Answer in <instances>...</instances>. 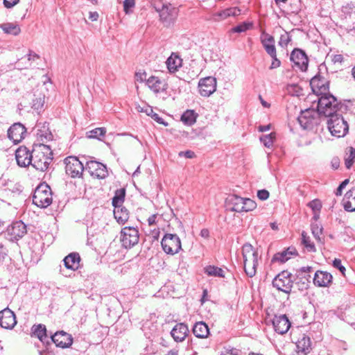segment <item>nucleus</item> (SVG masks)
I'll use <instances>...</instances> for the list:
<instances>
[{
    "instance_id": "obj_1",
    "label": "nucleus",
    "mask_w": 355,
    "mask_h": 355,
    "mask_svg": "<svg viewBox=\"0 0 355 355\" xmlns=\"http://www.w3.org/2000/svg\"><path fill=\"white\" fill-rule=\"evenodd\" d=\"M320 96L318 103V110L320 114L330 117L333 114L343 113L347 110V105L339 103L329 92Z\"/></svg>"
},
{
    "instance_id": "obj_2",
    "label": "nucleus",
    "mask_w": 355,
    "mask_h": 355,
    "mask_svg": "<svg viewBox=\"0 0 355 355\" xmlns=\"http://www.w3.org/2000/svg\"><path fill=\"white\" fill-rule=\"evenodd\" d=\"M53 152L49 146L40 144L33 149L31 165L37 171H45L53 160Z\"/></svg>"
},
{
    "instance_id": "obj_3",
    "label": "nucleus",
    "mask_w": 355,
    "mask_h": 355,
    "mask_svg": "<svg viewBox=\"0 0 355 355\" xmlns=\"http://www.w3.org/2000/svg\"><path fill=\"white\" fill-rule=\"evenodd\" d=\"M242 255L245 272L250 277H254L258 265V252L251 244L245 243L242 247Z\"/></svg>"
},
{
    "instance_id": "obj_4",
    "label": "nucleus",
    "mask_w": 355,
    "mask_h": 355,
    "mask_svg": "<svg viewBox=\"0 0 355 355\" xmlns=\"http://www.w3.org/2000/svg\"><path fill=\"white\" fill-rule=\"evenodd\" d=\"M33 202L41 208H46L52 203L51 187L46 183L38 185L33 193Z\"/></svg>"
},
{
    "instance_id": "obj_5",
    "label": "nucleus",
    "mask_w": 355,
    "mask_h": 355,
    "mask_svg": "<svg viewBox=\"0 0 355 355\" xmlns=\"http://www.w3.org/2000/svg\"><path fill=\"white\" fill-rule=\"evenodd\" d=\"M329 118L327 125L331 134L338 138L345 136L348 132L349 125L342 115L338 113Z\"/></svg>"
},
{
    "instance_id": "obj_6",
    "label": "nucleus",
    "mask_w": 355,
    "mask_h": 355,
    "mask_svg": "<svg viewBox=\"0 0 355 355\" xmlns=\"http://www.w3.org/2000/svg\"><path fill=\"white\" fill-rule=\"evenodd\" d=\"M293 283V275L287 270L281 272L272 280L275 288L287 294L291 292Z\"/></svg>"
},
{
    "instance_id": "obj_7",
    "label": "nucleus",
    "mask_w": 355,
    "mask_h": 355,
    "mask_svg": "<svg viewBox=\"0 0 355 355\" xmlns=\"http://www.w3.org/2000/svg\"><path fill=\"white\" fill-rule=\"evenodd\" d=\"M139 231L137 228L127 226L121 231L120 240L123 248H131L139 242Z\"/></svg>"
},
{
    "instance_id": "obj_8",
    "label": "nucleus",
    "mask_w": 355,
    "mask_h": 355,
    "mask_svg": "<svg viewBox=\"0 0 355 355\" xmlns=\"http://www.w3.org/2000/svg\"><path fill=\"white\" fill-rule=\"evenodd\" d=\"M163 250L168 254H175L182 248L179 236L175 234H166L162 239Z\"/></svg>"
},
{
    "instance_id": "obj_9",
    "label": "nucleus",
    "mask_w": 355,
    "mask_h": 355,
    "mask_svg": "<svg viewBox=\"0 0 355 355\" xmlns=\"http://www.w3.org/2000/svg\"><path fill=\"white\" fill-rule=\"evenodd\" d=\"M158 12L160 21L166 27L174 24L178 15V9L171 4H163L162 8Z\"/></svg>"
},
{
    "instance_id": "obj_10",
    "label": "nucleus",
    "mask_w": 355,
    "mask_h": 355,
    "mask_svg": "<svg viewBox=\"0 0 355 355\" xmlns=\"http://www.w3.org/2000/svg\"><path fill=\"white\" fill-rule=\"evenodd\" d=\"M65 172L71 178L80 177L85 169L83 164L76 157H68L64 159Z\"/></svg>"
},
{
    "instance_id": "obj_11",
    "label": "nucleus",
    "mask_w": 355,
    "mask_h": 355,
    "mask_svg": "<svg viewBox=\"0 0 355 355\" xmlns=\"http://www.w3.org/2000/svg\"><path fill=\"white\" fill-rule=\"evenodd\" d=\"M85 169L88 171L92 176L98 179H104L108 175L106 166L94 160L87 161Z\"/></svg>"
},
{
    "instance_id": "obj_12",
    "label": "nucleus",
    "mask_w": 355,
    "mask_h": 355,
    "mask_svg": "<svg viewBox=\"0 0 355 355\" xmlns=\"http://www.w3.org/2000/svg\"><path fill=\"white\" fill-rule=\"evenodd\" d=\"M6 232L10 241H18L26 234V225L21 220L15 221L7 227Z\"/></svg>"
},
{
    "instance_id": "obj_13",
    "label": "nucleus",
    "mask_w": 355,
    "mask_h": 355,
    "mask_svg": "<svg viewBox=\"0 0 355 355\" xmlns=\"http://www.w3.org/2000/svg\"><path fill=\"white\" fill-rule=\"evenodd\" d=\"M290 60L302 71L308 69L309 59L306 53L300 49H294L290 56Z\"/></svg>"
},
{
    "instance_id": "obj_14",
    "label": "nucleus",
    "mask_w": 355,
    "mask_h": 355,
    "mask_svg": "<svg viewBox=\"0 0 355 355\" xmlns=\"http://www.w3.org/2000/svg\"><path fill=\"white\" fill-rule=\"evenodd\" d=\"M310 85L313 92L318 95H322L329 92V81L320 74H317L311 78Z\"/></svg>"
},
{
    "instance_id": "obj_15",
    "label": "nucleus",
    "mask_w": 355,
    "mask_h": 355,
    "mask_svg": "<svg viewBox=\"0 0 355 355\" xmlns=\"http://www.w3.org/2000/svg\"><path fill=\"white\" fill-rule=\"evenodd\" d=\"M199 92L201 96L208 97L216 89V80L215 78L208 76L200 79L198 83Z\"/></svg>"
},
{
    "instance_id": "obj_16",
    "label": "nucleus",
    "mask_w": 355,
    "mask_h": 355,
    "mask_svg": "<svg viewBox=\"0 0 355 355\" xmlns=\"http://www.w3.org/2000/svg\"><path fill=\"white\" fill-rule=\"evenodd\" d=\"M33 150L31 152L26 146H20L15 151V159L21 167H26L31 164Z\"/></svg>"
},
{
    "instance_id": "obj_17",
    "label": "nucleus",
    "mask_w": 355,
    "mask_h": 355,
    "mask_svg": "<svg viewBox=\"0 0 355 355\" xmlns=\"http://www.w3.org/2000/svg\"><path fill=\"white\" fill-rule=\"evenodd\" d=\"M26 133L25 126L21 123H15L8 130V137L15 144L20 142Z\"/></svg>"
},
{
    "instance_id": "obj_18",
    "label": "nucleus",
    "mask_w": 355,
    "mask_h": 355,
    "mask_svg": "<svg viewBox=\"0 0 355 355\" xmlns=\"http://www.w3.org/2000/svg\"><path fill=\"white\" fill-rule=\"evenodd\" d=\"M51 341L55 344L57 347L61 348L69 347L73 343L71 335L61 331L55 333L51 336Z\"/></svg>"
},
{
    "instance_id": "obj_19",
    "label": "nucleus",
    "mask_w": 355,
    "mask_h": 355,
    "mask_svg": "<svg viewBox=\"0 0 355 355\" xmlns=\"http://www.w3.org/2000/svg\"><path fill=\"white\" fill-rule=\"evenodd\" d=\"M272 322L275 331L282 335L286 334L291 325V322L285 314L275 315Z\"/></svg>"
},
{
    "instance_id": "obj_20",
    "label": "nucleus",
    "mask_w": 355,
    "mask_h": 355,
    "mask_svg": "<svg viewBox=\"0 0 355 355\" xmlns=\"http://www.w3.org/2000/svg\"><path fill=\"white\" fill-rule=\"evenodd\" d=\"M17 324L15 314L6 308L0 311V326L2 328L12 329Z\"/></svg>"
},
{
    "instance_id": "obj_21",
    "label": "nucleus",
    "mask_w": 355,
    "mask_h": 355,
    "mask_svg": "<svg viewBox=\"0 0 355 355\" xmlns=\"http://www.w3.org/2000/svg\"><path fill=\"white\" fill-rule=\"evenodd\" d=\"M332 275L326 271L317 270L315 272L313 282L318 287H328L332 282Z\"/></svg>"
},
{
    "instance_id": "obj_22",
    "label": "nucleus",
    "mask_w": 355,
    "mask_h": 355,
    "mask_svg": "<svg viewBox=\"0 0 355 355\" xmlns=\"http://www.w3.org/2000/svg\"><path fill=\"white\" fill-rule=\"evenodd\" d=\"M261 43L263 45L266 52L268 55H271L277 52L275 47V40L272 35L266 33L264 31H262L261 35Z\"/></svg>"
},
{
    "instance_id": "obj_23",
    "label": "nucleus",
    "mask_w": 355,
    "mask_h": 355,
    "mask_svg": "<svg viewBox=\"0 0 355 355\" xmlns=\"http://www.w3.org/2000/svg\"><path fill=\"white\" fill-rule=\"evenodd\" d=\"M189 334V328L184 323L177 324L171 330V335L177 343L182 342Z\"/></svg>"
},
{
    "instance_id": "obj_24",
    "label": "nucleus",
    "mask_w": 355,
    "mask_h": 355,
    "mask_svg": "<svg viewBox=\"0 0 355 355\" xmlns=\"http://www.w3.org/2000/svg\"><path fill=\"white\" fill-rule=\"evenodd\" d=\"M37 136L41 141H46L52 139L53 135L49 130V123L37 122L35 125Z\"/></svg>"
},
{
    "instance_id": "obj_25",
    "label": "nucleus",
    "mask_w": 355,
    "mask_h": 355,
    "mask_svg": "<svg viewBox=\"0 0 355 355\" xmlns=\"http://www.w3.org/2000/svg\"><path fill=\"white\" fill-rule=\"evenodd\" d=\"M146 85L155 93L166 90L167 84L158 77L152 76L146 80Z\"/></svg>"
},
{
    "instance_id": "obj_26",
    "label": "nucleus",
    "mask_w": 355,
    "mask_h": 355,
    "mask_svg": "<svg viewBox=\"0 0 355 355\" xmlns=\"http://www.w3.org/2000/svg\"><path fill=\"white\" fill-rule=\"evenodd\" d=\"M80 257L77 252H71L63 259L64 266L69 270H76L79 268Z\"/></svg>"
},
{
    "instance_id": "obj_27",
    "label": "nucleus",
    "mask_w": 355,
    "mask_h": 355,
    "mask_svg": "<svg viewBox=\"0 0 355 355\" xmlns=\"http://www.w3.org/2000/svg\"><path fill=\"white\" fill-rule=\"evenodd\" d=\"M244 198H241L237 195H230L227 199L226 202L228 206H232L230 209L232 211L243 212V202Z\"/></svg>"
},
{
    "instance_id": "obj_28",
    "label": "nucleus",
    "mask_w": 355,
    "mask_h": 355,
    "mask_svg": "<svg viewBox=\"0 0 355 355\" xmlns=\"http://www.w3.org/2000/svg\"><path fill=\"white\" fill-rule=\"evenodd\" d=\"M343 204L345 211H355V187L345 193Z\"/></svg>"
},
{
    "instance_id": "obj_29",
    "label": "nucleus",
    "mask_w": 355,
    "mask_h": 355,
    "mask_svg": "<svg viewBox=\"0 0 355 355\" xmlns=\"http://www.w3.org/2000/svg\"><path fill=\"white\" fill-rule=\"evenodd\" d=\"M297 254V251L294 248L290 247L287 249L276 253L272 259V262H280V263H285L289 259H291V256L295 255Z\"/></svg>"
},
{
    "instance_id": "obj_30",
    "label": "nucleus",
    "mask_w": 355,
    "mask_h": 355,
    "mask_svg": "<svg viewBox=\"0 0 355 355\" xmlns=\"http://www.w3.org/2000/svg\"><path fill=\"white\" fill-rule=\"evenodd\" d=\"M166 63L169 72L174 73L182 67V60L178 54L172 53Z\"/></svg>"
},
{
    "instance_id": "obj_31",
    "label": "nucleus",
    "mask_w": 355,
    "mask_h": 355,
    "mask_svg": "<svg viewBox=\"0 0 355 355\" xmlns=\"http://www.w3.org/2000/svg\"><path fill=\"white\" fill-rule=\"evenodd\" d=\"M114 218L119 224H125L129 218V211L123 205L116 206L114 209Z\"/></svg>"
},
{
    "instance_id": "obj_32",
    "label": "nucleus",
    "mask_w": 355,
    "mask_h": 355,
    "mask_svg": "<svg viewBox=\"0 0 355 355\" xmlns=\"http://www.w3.org/2000/svg\"><path fill=\"white\" fill-rule=\"evenodd\" d=\"M193 333L198 338H205L209 334V329L204 322H198L193 327Z\"/></svg>"
},
{
    "instance_id": "obj_33",
    "label": "nucleus",
    "mask_w": 355,
    "mask_h": 355,
    "mask_svg": "<svg viewBox=\"0 0 355 355\" xmlns=\"http://www.w3.org/2000/svg\"><path fill=\"white\" fill-rule=\"evenodd\" d=\"M298 352H302L304 355L310 352L311 341L309 337L303 335L302 338L300 339L296 343Z\"/></svg>"
},
{
    "instance_id": "obj_34",
    "label": "nucleus",
    "mask_w": 355,
    "mask_h": 355,
    "mask_svg": "<svg viewBox=\"0 0 355 355\" xmlns=\"http://www.w3.org/2000/svg\"><path fill=\"white\" fill-rule=\"evenodd\" d=\"M32 331L34 336L38 338L42 343H44L45 340L48 338L46 326L44 324H39L37 325H33Z\"/></svg>"
},
{
    "instance_id": "obj_35",
    "label": "nucleus",
    "mask_w": 355,
    "mask_h": 355,
    "mask_svg": "<svg viewBox=\"0 0 355 355\" xmlns=\"http://www.w3.org/2000/svg\"><path fill=\"white\" fill-rule=\"evenodd\" d=\"M0 28L5 33L17 35L21 30L18 25L14 23H4L0 25Z\"/></svg>"
},
{
    "instance_id": "obj_36",
    "label": "nucleus",
    "mask_w": 355,
    "mask_h": 355,
    "mask_svg": "<svg viewBox=\"0 0 355 355\" xmlns=\"http://www.w3.org/2000/svg\"><path fill=\"white\" fill-rule=\"evenodd\" d=\"M125 196V189L124 188L116 190L114 196L112 198V204L114 207L122 205Z\"/></svg>"
},
{
    "instance_id": "obj_37",
    "label": "nucleus",
    "mask_w": 355,
    "mask_h": 355,
    "mask_svg": "<svg viewBox=\"0 0 355 355\" xmlns=\"http://www.w3.org/2000/svg\"><path fill=\"white\" fill-rule=\"evenodd\" d=\"M197 114L191 110H186L181 116V121L187 125H193L196 121Z\"/></svg>"
},
{
    "instance_id": "obj_38",
    "label": "nucleus",
    "mask_w": 355,
    "mask_h": 355,
    "mask_svg": "<svg viewBox=\"0 0 355 355\" xmlns=\"http://www.w3.org/2000/svg\"><path fill=\"white\" fill-rule=\"evenodd\" d=\"M205 273L207 274L208 276L211 277H225V272L224 270L218 268L217 266H207L205 268Z\"/></svg>"
},
{
    "instance_id": "obj_39",
    "label": "nucleus",
    "mask_w": 355,
    "mask_h": 355,
    "mask_svg": "<svg viewBox=\"0 0 355 355\" xmlns=\"http://www.w3.org/2000/svg\"><path fill=\"white\" fill-rule=\"evenodd\" d=\"M241 10L237 8H230L217 12L215 16L221 19H225L230 16H237L240 15Z\"/></svg>"
},
{
    "instance_id": "obj_40",
    "label": "nucleus",
    "mask_w": 355,
    "mask_h": 355,
    "mask_svg": "<svg viewBox=\"0 0 355 355\" xmlns=\"http://www.w3.org/2000/svg\"><path fill=\"white\" fill-rule=\"evenodd\" d=\"M306 114H309V110L302 111L300 115L297 118V121L301 127L304 129H308L312 125L313 119H306Z\"/></svg>"
},
{
    "instance_id": "obj_41",
    "label": "nucleus",
    "mask_w": 355,
    "mask_h": 355,
    "mask_svg": "<svg viewBox=\"0 0 355 355\" xmlns=\"http://www.w3.org/2000/svg\"><path fill=\"white\" fill-rule=\"evenodd\" d=\"M106 133L105 128H96L92 130L87 132V137L89 139H97L102 140V137L105 136Z\"/></svg>"
},
{
    "instance_id": "obj_42",
    "label": "nucleus",
    "mask_w": 355,
    "mask_h": 355,
    "mask_svg": "<svg viewBox=\"0 0 355 355\" xmlns=\"http://www.w3.org/2000/svg\"><path fill=\"white\" fill-rule=\"evenodd\" d=\"M355 159V148L349 147L345 156V164L347 169H349L354 164Z\"/></svg>"
},
{
    "instance_id": "obj_43",
    "label": "nucleus",
    "mask_w": 355,
    "mask_h": 355,
    "mask_svg": "<svg viewBox=\"0 0 355 355\" xmlns=\"http://www.w3.org/2000/svg\"><path fill=\"white\" fill-rule=\"evenodd\" d=\"M323 228L321 225L318 224L317 223H311V232L314 236V238L321 243H324L323 239L321 238V234H322Z\"/></svg>"
},
{
    "instance_id": "obj_44",
    "label": "nucleus",
    "mask_w": 355,
    "mask_h": 355,
    "mask_svg": "<svg viewBox=\"0 0 355 355\" xmlns=\"http://www.w3.org/2000/svg\"><path fill=\"white\" fill-rule=\"evenodd\" d=\"M275 132H270L268 135L261 136L260 140L266 147L271 148L275 139Z\"/></svg>"
},
{
    "instance_id": "obj_45",
    "label": "nucleus",
    "mask_w": 355,
    "mask_h": 355,
    "mask_svg": "<svg viewBox=\"0 0 355 355\" xmlns=\"http://www.w3.org/2000/svg\"><path fill=\"white\" fill-rule=\"evenodd\" d=\"M302 243L309 252L316 251L315 245L311 241L310 237L306 236L304 232L302 233Z\"/></svg>"
},
{
    "instance_id": "obj_46",
    "label": "nucleus",
    "mask_w": 355,
    "mask_h": 355,
    "mask_svg": "<svg viewBox=\"0 0 355 355\" xmlns=\"http://www.w3.org/2000/svg\"><path fill=\"white\" fill-rule=\"evenodd\" d=\"M252 26V24L250 23V22H243L236 26H234V28H232L231 29V32L232 33H243V32H245L246 31L249 30Z\"/></svg>"
},
{
    "instance_id": "obj_47",
    "label": "nucleus",
    "mask_w": 355,
    "mask_h": 355,
    "mask_svg": "<svg viewBox=\"0 0 355 355\" xmlns=\"http://www.w3.org/2000/svg\"><path fill=\"white\" fill-rule=\"evenodd\" d=\"M146 114L148 116H150L151 118L155 120L157 123L164 125V126L168 125V123L166 122L164 119H162L159 115L155 112H153V109L150 107L149 109L146 110Z\"/></svg>"
},
{
    "instance_id": "obj_48",
    "label": "nucleus",
    "mask_w": 355,
    "mask_h": 355,
    "mask_svg": "<svg viewBox=\"0 0 355 355\" xmlns=\"http://www.w3.org/2000/svg\"><path fill=\"white\" fill-rule=\"evenodd\" d=\"M243 212H248L254 210L257 207V203L255 201L250 199V198H244L243 202Z\"/></svg>"
},
{
    "instance_id": "obj_49",
    "label": "nucleus",
    "mask_w": 355,
    "mask_h": 355,
    "mask_svg": "<svg viewBox=\"0 0 355 355\" xmlns=\"http://www.w3.org/2000/svg\"><path fill=\"white\" fill-rule=\"evenodd\" d=\"M39 58H40V56L37 53L30 51L29 53L27 55V57L21 58L19 60L18 64H19L20 63H23L24 60H27V61L29 63L27 66H26V67H28V66H31V61H35V60L39 59Z\"/></svg>"
},
{
    "instance_id": "obj_50",
    "label": "nucleus",
    "mask_w": 355,
    "mask_h": 355,
    "mask_svg": "<svg viewBox=\"0 0 355 355\" xmlns=\"http://www.w3.org/2000/svg\"><path fill=\"white\" fill-rule=\"evenodd\" d=\"M308 207H310L314 213L319 212L322 208V203L320 200L315 199L308 203Z\"/></svg>"
},
{
    "instance_id": "obj_51",
    "label": "nucleus",
    "mask_w": 355,
    "mask_h": 355,
    "mask_svg": "<svg viewBox=\"0 0 355 355\" xmlns=\"http://www.w3.org/2000/svg\"><path fill=\"white\" fill-rule=\"evenodd\" d=\"M291 40V37L288 33L286 32L284 34L281 35L278 44L282 47H286Z\"/></svg>"
},
{
    "instance_id": "obj_52",
    "label": "nucleus",
    "mask_w": 355,
    "mask_h": 355,
    "mask_svg": "<svg viewBox=\"0 0 355 355\" xmlns=\"http://www.w3.org/2000/svg\"><path fill=\"white\" fill-rule=\"evenodd\" d=\"M272 58V62L269 67L270 70L277 69L281 66V61L277 57V52L269 55Z\"/></svg>"
},
{
    "instance_id": "obj_53",
    "label": "nucleus",
    "mask_w": 355,
    "mask_h": 355,
    "mask_svg": "<svg viewBox=\"0 0 355 355\" xmlns=\"http://www.w3.org/2000/svg\"><path fill=\"white\" fill-rule=\"evenodd\" d=\"M44 98L39 97L35 99H33L32 107L36 110H39L42 108L44 105Z\"/></svg>"
},
{
    "instance_id": "obj_54",
    "label": "nucleus",
    "mask_w": 355,
    "mask_h": 355,
    "mask_svg": "<svg viewBox=\"0 0 355 355\" xmlns=\"http://www.w3.org/2000/svg\"><path fill=\"white\" fill-rule=\"evenodd\" d=\"M304 278L305 279V281L301 284L300 282L295 283V284L298 286V289L300 291L306 290L309 288V284L310 282L309 279L311 278V275L308 274L307 277L304 276Z\"/></svg>"
},
{
    "instance_id": "obj_55",
    "label": "nucleus",
    "mask_w": 355,
    "mask_h": 355,
    "mask_svg": "<svg viewBox=\"0 0 355 355\" xmlns=\"http://www.w3.org/2000/svg\"><path fill=\"white\" fill-rule=\"evenodd\" d=\"M135 5V0H125L123 1V10L126 14L129 13V10Z\"/></svg>"
},
{
    "instance_id": "obj_56",
    "label": "nucleus",
    "mask_w": 355,
    "mask_h": 355,
    "mask_svg": "<svg viewBox=\"0 0 355 355\" xmlns=\"http://www.w3.org/2000/svg\"><path fill=\"white\" fill-rule=\"evenodd\" d=\"M8 250L5 245L0 241V262L4 261L8 255Z\"/></svg>"
},
{
    "instance_id": "obj_57",
    "label": "nucleus",
    "mask_w": 355,
    "mask_h": 355,
    "mask_svg": "<svg viewBox=\"0 0 355 355\" xmlns=\"http://www.w3.org/2000/svg\"><path fill=\"white\" fill-rule=\"evenodd\" d=\"M333 266L337 268L340 272L344 274L345 271V268L341 263V260L339 259H335L333 261Z\"/></svg>"
},
{
    "instance_id": "obj_58",
    "label": "nucleus",
    "mask_w": 355,
    "mask_h": 355,
    "mask_svg": "<svg viewBox=\"0 0 355 355\" xmlns=\"http://www.w3.org/2000/svg\"><path fill=\"white\" fill-rule=\"evenodd\" d=\"M349 179H345L344 181H343L337 188L335 194L337 196H340L342 195L343 189H345L346 185L349 183Z\"/></svg>"
},
{
    "instance_id": "obj_59",
    "label": "nucleus",
    "mask_w": 355,
    "mask_h": 355,
    "mask_svg": "<svg viewBox=\"0 0 355 355\" xmlns=\"http://www.w3.org/2000/svg\"><path fill=\"white\" fill-rule=\"evenodd\" d=\"M354 8L355 6L353 3H348L345 6H343L342 11L346 15H350Z\"/></svg>"
},
{
    "instance_id": "obj_60",
    "label": "nucleus",
    "mask_w": 355,
    "mask_h": 355,
    "mask_svg": "<svg viewBox=\"0 0 355 355\" xmlns=\"http://www.w3.org/2000/svg\"><path fill=\"white\" fill-rule=\"evenodd\" d=\"M257 197L261 200H266L269 198V192L266 189L259 190Z\"/></svg>"
},
{
    "instance_id": "obj_61",
    "label": "nucleus",
    "mask_w": 355,
    "mask_h": 355,
    "mask_svg": "<svg viewBox=\"0 0 355 355\" xmlns=\"http://www.w3.org/2000/svg\"><path fill=\"white\" fill-rule=\"evenodd\" d=\"M135 78L137 81L144 82L146 78V73L145 71H138L135 73Z\"/></svg>"
},
{
    "instance_id": "obj_62",
    "label": "nucleus",
    "mask_w": 355,
    "mask_h": 355,
    "mask_svg": "<svg viewBox=\"0 0 355 355\" xmlns=\"http://www.w3.org/2000/svg\"><path fill=\"white\" fill-rule=\"evenodd\" d=\"M179 156L180 157H185L186 158H193L194 156H195V153L194 152L191 151V150H186V151H180L179 153Z\"/></svg>"
},
{
    "instance_id": "obj_63",
    "label": "nucleus",
    "mask_w": 355,
    "mask_h": 355,
    "mask_svg": "<svg viewBox=\"0 0 355 355\" xmlns=\"http://www.w3.org/2000/svg\"><path fill=\"white\" fill-rule=\"evenodd\" d=\"M19 0H3V4L6 8H10L15 6Z\"/></svg>"
},
{
    "instance_id": "obj_64",
    "label": "nucleus",
    "mask_w": 355,
    "mask_h": 355,
    "mask_svg": "<svg viewBox=\"0 0 355 355\" xmlns=\"http://www.w3.org/2000/svg\"><path fill=\"white\" fill-rule=\"evenodd\" d=\"M313 268L311 266H306V267H302L299 271H298V276L302 275L303 273H304V276H306L307 273H309L312 271Z\"/></svg>"
}]
</instances>
